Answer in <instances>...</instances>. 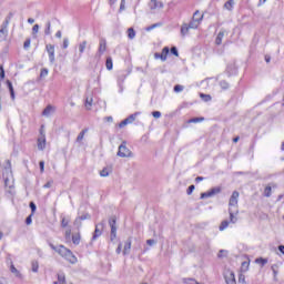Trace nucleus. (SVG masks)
<instances>
[{
	"label": "nucleus",
	"instance_id": "1",
	"mask_svg": "<svg viewBox=\"0 0 284 284\" xmlns=\"http://www.w3.org/2000/svg\"><path fill=\"white\" fill-rule=\"evenodd\" d=\"M48 245H49V247H51V250H53V252H57V254H59V256L64 258V261H68V263H71V265H77L79 260L77 258L75 254L72 253V251L70 248L65 247L63 244L54 246V244H52V242H48Z\"/></svg>",
	"mask_w": 284,
	"mask_h": 284
},
{
	"label": "nucleus",
	"instance_id": "2",
	"mask_svg": "<svg viewBox=\"0 0 284 284\" xmlns=\"http://www.w3.org/2000/svg\"><path fill=\"white\" fill-rule=\"evenodd\" d=\"M6 163H7V165L4 166L2 176L4 179L6 187H8L9 183H10V176H12V162H10V160H7Z\"/></svg>",
	"mask_w": 284,
	"mask_h": 284
},
{
	"label": "nucleus",
	"instance_id": "3",
	"mask_svg": "<svg viewBox=\"0 0 284 284\" xmlns=\"http://www.w3.org/2000/svg\"><path fill=\"white\" fill-rule=\"evenodd\" d=\"M118 156L121 159H128L132 156V151L128 149V142L123 141L118 150Z\"/></svg>",
	"mask_w": 284,
	"mask_h": 284
},
{
	"label": "nucleus",
	"instance_id": "4",
	"mask_svg": "<svg viewBox=\"0 0 284 284\" xmlns=\"http://www.w3.org/2000/svg\"><path fill=\"white\" fill-rule=\"evenodd\" d=\"M239 196H241L239 191H233L229 200V207H231L232 210H239Z\"/></svg>",
	"mask_w": 284,
	"mask_h": 284
},
{
	"label": "nucleus",
	"instance_id": "5",
	"mask_svg": "<svg viewBox=\"0 0 284 284\" xmlns=\"http://www.w3.org/2000/svg\"><path fill=\"white\" fill-rule=\"evenodd\" d=\"M221 192H222L221 186H216V187L211 189L207 192L201 193L200 199H210L212 196H216V194H221Z\"/></svg>",
	"mask_w": 284,
	"mask_h": 284
},
{
	"label": "nucleus",
	"instance_id": "6",
	"mask_svg": "<svg viewBox=\"0 0 284 284\" xmlns=\"http://www.w3.org/2000/svg\"><path fill=\"white\" fill-rule=\"evenodd\" d=\"M109 225L111 227V241H114L116 239V216H111L109 219Z\"/></svg>",
	"mask_w": 284,
	"mask_h": 284
},
{
	"label": "nucleus",
	"instance_id": "7",
	"mask_svg": "<svg viewBox=\"0 0 284 284\" xmlns=\"http://www.w3.org/2000/svg\"><path fill=\"white\" fill-rule=\"evenodd\" d=\"M168 54H170V48L169 47H164L162 49V53H154V59H161V61H168Z\"/></svg>",
	"mask_w": 284,
	"mask_h": 284
},
{
	"label": "nucleus",
	"instance_id": "8",
	"mask_svg": "<svg viewBox=\"0 0 284 284\" xmlns=\"http://www.w3.org/2000/svg\"><path fill=\"white\" fill-rule=\"evenodd\" d=\"M85 48H88V41L83 40L78 45L79 57L75 58L74 61H79V59L82 57L83 52H85Z\"/></svg>",
	"mask_w": 284,
	"mask_h": 284
},
{
	"label": "nucleus",
	"instance_id": "9",
	"mask_svg": "<svg viewBox=\"0 0 284 284\" xmlns=\"http://www.w3.org/2000/svg\"><path fill=\"white\" fill-rule=\"evenodd\" d=\"M45 50L49 54L50 63H54V45L53 44H47Z\"/></svg>",
	"mask_w": 284,
	"mask_h": 284
},
{
	"label": "nucleus",
	"instance_id": "10",
	"mask_svg": "<svg viewBox=\"0 0 284 284\" xmlns=\"http://www.w3.org/2000/svg\"><path fill=\"white\" fill-rule=\"evenodd\" d=\"M6 39H8V26L2 22L0 27V41H6Z\"/></svg>",
	"mask_w": 284,
	"mask_h": 284
},
{
	"label": "nucleus",
	"instance_id": "11",
	"mask_svg": "<svg viewBox=\"0 0 284 284\" xmlns=\"http://www.w3.org/2000/svg\"><path fill=\"white\" fill-rule=\"evenodd\" d=\"M230 214V223H236L239 219H236L235 214H239V209L229 207Z\"/></svg>",
	"mask_w": 284,
	"mask_h": 284
},
{
	"label": "nucleus",
	"instance_id": "12",
	"mask_svg": "<svg viewBox=\"0 0 284 284\" xmlns=\"http://www.w3.org/2000/svg\"><path fill=\"white\" fill-rule=\"evenodd\" d=\"M130 250H132V237H129L124 243L123 256H128Z\"/></svg>",
	"mask_w": 284,
	"mask_h": 284
},
{
	"label": "nucleus",
	"instance_id": "13",
	"mask_svg": "<svg viewBox=\"0 0 284 284\" xmlns=\"http://www.w3.org/2000/svg\"><path fill=\"white\" fill-rule=\"evenodd\" d=\"M149 6L151 10H156V8H163V2L158 0H151Z\"/></svg>",
	"mask_w": 284,
	"mask_h": 284
},
{
	"label": "nucleus",
	"instance_id": "14",
	"mask_svg": "<svg viewBox=\"0 0 284 284\" xmlns=\"http://www.w3.org/2000/svg\"><path fill=\"white\" fill-rule=\"evenodd\" d=\"M223 37H225V30H221L215 39V44L221 45L223 43Z\"/></svg>",
	"mask_w": 284,
	"mask_h": 284
},
{
	"label": "nucleus",
	"instance_id": "15",
	"mask_svg": "<svg viewBox=\"0 0 284 284\" xmlns=\"http://www.w3.org/2000/svg\"><path fill=\"white\" fill-rule=\"evenodd\" d=\"M126 75L124 73L118 77V85L120 87V92H123V83L125 82Z\"/></svg>",
	"mask_w": 284,
	"mask_h": 284
},
{
	"label": "nucleus",
	"instance_id": "16",
	"mask_svg": "<svg viewBox=\"0 0 284 284\" xmlns=\"http://www.w3.org/2000/svg\"><path fill=\"white\" fill-rule=\"evenodd\" d=\"M278 264H273L272 266H271V270H272V272H273V281H278Z\"/></svg>",
	"mask_w": 284,
	"mask_h": 284
},
{
	"label": "nucleus",
	"instance_id": "17",
	"mask_svg": "<svg viewBox=\"0 0 284 284\" xmlns=\"http://www.w3.org/2000/svg\"><path fill=\"white\" fill-rule=\"evenodd\" d=\"M7 87L10 92V97H11L12 101H14V99H16L14 87L12 85V82L10 80H7Z\"/></svg>",
	"mask_w": 284,
	"mask_h": 284
},
{
	"label": "nucleus",
	"instance_id": "18",
	"mask_svg": "<svg viewBox=\"0 0 284 284\" xmlns=\"http://www.w3.org/2000/svg\"><path fill=\"white\" fill-rule=\"evenodd\" d=\"M106 45H108V43L105 42V39H101L98 52L100 54H103V52H105V50H106Z\"/></svg>",
	"mask_w": 284,
	"mask_h": 284
},
{
	"label": "nucleus",
	"instance_id": "19",
	"mask_svg": "<svg viewBox=\"0 0 284 284\" xmlns=\"http://www.w3.org/2000/svg\"><path fill=\"white\" fill-rule=\"evenodd\" d=\"M226 284H236V277L234 272H231L229 276L225 277Z\"/></svg>",
	"mask_w": 284,
	"mask_h": 284
},
{
	"label": "nucleus",
	"instance_id": "20",
	"mask_svg": "<svg viewBox=\"0 0 284 284\" xmlns=\"http://www.w3.org/2000/svg\"><path fill=\"white\" fill-rule=\"evenodd\" d=\"M54 111V106L52 105H47V108L42 111V116H50L52 112Z\"/></svg>",
	"mask_w": 284,
	"mask_h": 284
},
{
	"label": "nucleus",
	"instance_id": "21",
	"mask_svg": "<svg viewBox=\"0 0 284 284\" xmlns=\"http://www.w3.org/2000/svg\"><path fill=\"white\" fill-rule=\"evenodd\" d=\"M193 21H196L197 23H201V21H203V13H201L200 11H195L193 13Z\"/></svg>",
	"mask_w": 284,
	"mask_h": 284
},
{
	"label": "nucleus",
	"instance_id": "22",
	"mask_svg": "<svg viewBox=\"0 0 284 284\" xmlns=\"http://www.w3.org/2000/svg\"><path fill=\"white\" fill-rule=\"evenodd\" d=\"M38 150H45V136L38 139Z\"/></svg>",
	"mask_w": 284,
	"mask_h": 284
},
{
	"label": "nucleus",
	"instance_id": "23",
	"mask_svg": "<svg viewBox=\"0 0 284 284\" xmlns=\"http://www.w3.org/2000/svg\"><path fill=\"white\" fill-rule=\"evenodd\" d=\"M101 234H103V232L99 229V225H95V230L93 232L92 241H97V239H99V236H101Z\"/></svg>",
	"mask_w": 284,
	"mask_h": 284
},
{
	"label": "nucleus",
	"instance_id": "24",
	"mask_svg": "<svg viewBox=\"0 0 284 284\" xmlns=\"http://www.w3.org/2000/svg\"><path fill=\"white\" fill-rule=\"evenodd\" d=\"M190 27L187 26V23H184V24H182V27H181V34L183 36V37H185L186 34H189V32H190Z\"/></svg>",
	"mask_w": 284,
	"mask_h": 284
},
{
	"label": "nucleus",
	"instance_id": "25",
	"mask_svg": "<svg viewBox=\"0 0 284 284\" xmlns=\"http://www.w3.org/2000/svg\"><path fill=\"white\" fill-rule=\"evenodd\" d=\"M58 283L68 284V282L65 281V273H58Z\"/></svg>",
	"mask_w": 284,
	"mask_h": 284
},
{
	"label": "nucleus",
	"instance_id": "26",
	"mask_svg": "<svg viewBox=\"0 0 284 284\" xmlns=\"http://www.w3.org/2000/svg\"><path fill=\"white\" fill-rule=\"evenodd\" d=\"M203 121H205V118L200 116V118H192V119L187 120V123H203Z\"/></svg>",
	"mask_w": 284,
	"mask_h": 284
},
{
	"label": "nucleus",
	"instance_id": "27",
	"mask_svg": "<svg viewBox=\"0 0 284 284\" xmlns=\"http://www.w3.org/2000/svg\"><path fill=\"white\" fill-rule=\"evenodd\" d=\"M72 243H73V245H79V243H81V234L80 233L72 235Z\"/></svg>",
	"mask_w": 284,
	"mask_h": 284
},
{
	"label": "nucleus",
	"instance_id": "28",
	"mask_svg": "<svg viewBox=\"0 0 284 284\" xmlns=\"http://www.w3.org/2000/svg\"><path fill=\"white\" fill-rule=\"evenodd\" d=\"M139 114H141V112H135V113L129 115V116L126 118V121H128L129 123H134V121H136V116H139Z\"/></svg>",
	"mask_w": 284,
	"mask_h": 284
},
{
	"label": "nucleus",
	"instance_id": "29",
	"mask_svg": "<svg viewBox=\"0 0 284 284\" xmlns=\"http://www.w3.org/2000/svg\"><path fill=\"white\" fill-rule=\"evenodd\" d=\"M229 226H230V221L224 220V221H222V223L220 224L219 230H220V232H223V230H227Z\"/></svg>",
	"mask_w": 284,
	"mask_h": 284
},
{
	"label": "nucleus",
	"instance_id": "30",
	"mask_svg": "<svg viewBox=\"0 0 284 284\" xmlns=\"http://www.w3.org/2000/svg\"><path fill=\"white\" fill-rule=\"evenodd\" d=\"M105 68H106V70H112V68H114V64L112 62V57L106 58Z\"/></svg>",
	"mask_w": 284,
	"mask_h": 284
},
{
	"label": "nucleus",
	"instance_id": "31",
	"mask_svg": "<svg viewBox=\"0 0 284 284\" xmlns=\"http://www.w3.org/2000/svg\"><path fill=\"white\" fill-rule=\"evenodd\" d=\"M12 17H14V12H9V14L6 17V19L2 23L4 26H10V21H12Z\"/></svg>",
	"mask_w": 284,
	"mask_h": 284
},
{
	"label": "nucleus",
	"instance_id": "32",
	"mask_svg": "<svg viewBox=\"0 0 284 284\" xmlns=\"http://www.w3.org/2000/svg\"><path fill=\"white\" fill-rule=\"evenodd\" d=\"M85 134H88V129H84V130H82V131L79 133V135H78V138H77V142H78V143H81V141H83V136H85Z\"/></svg>",
	"mask_w": 284,
	"mask_h": 284
},
{
	"label": "nucleus",
	"instance_id": "33",
	"mask_svg": "<svg viewBox=\"0 0 284 284\" xmlns=\"http://www.w3.org/2000/svg\"><path fill=\"white\" fill-rule=\"evenodd\" d=\"M224 8H225L226 10L232 11L233 8H234V0H229V1H226V2L224 3Z\"/></svg>",
	"mask_w": 284,
	"mask_h": 284
},
{
	"label": "nucleus",
	"instance_id": "34",
	"mask_svg": "<svg viewBox=\"0 0 284 284\" xmlns=\"http://www.w3.org/2000/svg\"><path fill=\"white\" fill-rule=\"evenodd\" d=\"M255 263L260 264L262 267H265V265H267V258L258 257L255 260Z\"/></svg>",
	"mask_w": 284,
	"mask_h": 284
},
{
	"label": "nucleus",
	"instance_id": "35",
	"mask_svg": "<svg viewBox=\"0 0 284 284\" xmlns=\"http://www.w3.org/2000/svg\"><path fill=\"white\" fill-rule=\"evenodd\" d=\"M200 24H201V22H196L195 20L192 19V21L187 24V27L191 30H196V28H199Z\"/></svg>",
	"mask_w": 284,
	"mask_h": 284
},
{
	"label": "nucleus",
	"instance_id": "36",
	"mask_svg": "<svg viewBox=\"0 0 284 284\" xmlns=\"http://www.w3.org/2000/svg\"><path fill=\"white\" fill-rule=\"evenodd\" d=\"M10 272H11L12 274H16V276H17L18 278H21V273L19 272V270H17V267H14V264H11V266H10Z\"/></svg>",
	"mask_w": 284,
	"mask_h": 284
},
{
	"label": "nucleus",
	"instance_id": "37",
	"mask_svg": "<svg viewBox=\"0 0 284 284\" xmlns=\"http://www.w3.org/2000/svg\"><path fill=\"white\" fill-rule=\"evenodd\" d=\"M31 267H32V272H34V273L39 272V261L33 260L31 262Z\"/></svg>",
	"mask_w": 284,
	"mask_h": 284
},
{
	"label": "nucleus",
	"instance_id": "38",
	"mask_svg": "<svg viewBox=\"0 0 284 284\" xmlns=\"http://www.w3.org/2000/svg\"><path fill=\"white\" fill-rule=\"evenodd\" d=\"M264 196H266V199H270V196H272V186H266L265 189H264Z\"/></svg>",
	"mask_w": 284,
	"mask_h": 284
},
{
	"label": "nucleus",
	"instance_id": "39",
	"mask_svg": "<svg viewBox=\"0 0 284 284\" xmlns=\"http://www.w3.org/2000/svg\"><path fill=\"white\" fill-rule=\"evenodd\" d=\"M220 87L222 88V90H229L230 89V83L225 80H221L220 81Z\"/></svg>",
	"mask_w": 284,
	"mask_h": 284
},
{
	"label": "nucleus",
	"instance_id": "40",
	"mask_svg": "<svg viewBox=\"0 0 284 284\" xmlns=\"http://www.w3.org/2000/svg\"><path fill=\"white\" fill-rule=\"evenodd\" d=\"M7 194L11 197L14 196L16 194L14 185H9V187L7 189Z\"/></svg>",
	"mask_w": 284,
	"mask_h": 284
},
{
	"label": "nucleus",
	"instance_id": "41",
	"mask_svg": "<svg viewBox=\"0 0 284 284\" xmlns=\"http://www.w3.org/2000/svg\"><path fill=\"white\" fill-rule=\"evenodd\" d=\"M128 37H129V39H134V37H136V31H134V29H132V28H129Z\"/></svg>",
	"mask_w": 284,
	"mask_h": 284
},
{
	"label": "nucleus",
	"instance_id": "42",
	"mask_svg": "<svg viewBox=\"0 0 284 284\" xmlns=\"http://www.w3.org/2000/svg\"><path fill=\"white\" fill-rule=\"evenodd\" d=\"M201 99L207 103V101H212V95L205 94V93H200Z\"/></svg>",
	"mask_w": 284,
	"mask_h": 284
},
{
	"label": "nucleus",
	"instance_id": "43",
	"mask_svg": "<svg viewBox=\"0 0 284 284\" xmlns=\"http://www.w3.org/2000/svg\"><path fill=\"white\" fill-rule=\"evenodd\" d=\"M51 26H52V24H51L50 21H48L47 24H45L44 34H45L47 37H49V34L52 33V31L50 30Z\"/></svg>",
	"mask_w": 284,
	"mask_h": 284
},
{
	"label": "nucleus",
	"instance_id": "44",
	"mask_svg": "<svg viewBox=\"0 0 284 284\" xmlns=\"http://www.w3.org/2000/svg\"><path fill=\"white\" fill-rule=\"evenodd\" d=\"M100 176H110V170L108 168H104L100 171Z\"/></svg>",
	"mask_w": 284,
	"mask_h": 284
},
{
	"label": "nucleus",
	"instance_id": "45",
	"mask_svg": "<svg viewBox=\"0 0 284 284\" xmlns=\"http://www.w3.org/2000/svg\"><path fill=\"white\" fill-rule=\"evenodd\" d=\"M154 28H161V23H154L146 27V32H151V30H154Z\"/></svg>",
	"mask_w": 284,
	"mask_h": 284
},
{
	"label": "nucleus",
	"instance_id": "46",
	"mask_svg": "<svg viewBox=\"0 0 284 284\" xmlns=\"http://www.w3.org/2000/svg\"><path fill=\"white\" fill-rule=\"evenodd\" d=\"M68 225H70V220L62 217L61 220V227H67Z\"/></svg>",
	"mask_w": 284,
	"mask_h": 284
},
{
	"label": "nucleus",
	"instance_id": "47",
	"mask_svg": "<svg viewBox=\"0 0 284 284\" xmlns=\"http://www.w3.org/2000/svg\"><path fill=\"white\" fill-rule=\"evenodd\" d=\"M183 90H184V87L183 85H181V84H176V85H174V88H173V91L174 92H183Z\"/></svg>",
	"mask_w": 284,
	"mask_h": 284
},
{
	"label": "nucleus",
	"instance_id": "48",
	"mask_svg": "<svg viewBox=\"0 0 284 284\" xmlns=\"http://www.w3.org/2000/svg\"><path fill=\"white\" fill-rule=\"evenodd\" d=\"M29 207L31 210V214H34L37 212V204H34V202H30Z\"/></svg>",
	"mask_w": 284,
	"mask_h": 284
},
{
	"label": "nucleus",
	"instance_id": "49",
	"mask_svg": "<svg viewBox=\"0 0 284 284\" xmlns=\"http://www.w3.org/2000/svg\"><path fill=\"white\" fill-rule=\"evenodd\" d=\"M39 168H40L41 174H43V172H45V162L44 161H40L39 162Z\"/></svg>",
	"mask_w": 284,
	"mask_h": 284
},
{
	"label": "nucleus",
	"instance_id": "50",
	"mask_svg": "<svg viewBox=\"0 0 284 284\" xmlns=\"http://www.w3.org/2000/svg\"><path fill=\"white\" fill-rule=\"evenodd\" d=\"M68 45H70V40L68 38H64L62 43L63 50H67Z\"/></svg>",
	"mask_w": 284,
	"mask_h": 284
},
{
	"label": "nucleus",
	"instance_id": "51",
	"mask_svg": "<svg viewBox=\"0 0 284 284\" xmlns=\"http://www.w3.org/2000/svg\"><path fill=\"white\" fill-rule=\"evenodd\" d=\"M78 219L80 220V221H88V220H90L91 219V216H90V214H83V215H81V216H78Z\"/></svg>",
	"mask_w": 284,
	"mask_h": 284
},
{
	"label": "nucleus",
	"instance_id": "52",
	"mask_svg": "<svg viewBox=\"0 0 284 284\" xmlns=\"http://www.w3.org/2000/svg\"><path fill=\"white\" fill-rule=\"evenodd\" d=\"M30 43H32V40H30V38H28L24 43H23V48L24 50H28V48H30Z\"/></svg>",
	"mask_w": 284,
	"mask_h": 284
},
{
	"label": "nucleus",
	"instance_id": "53",
	"mask_svg": "<svg viewBox=\"0 0 284 284\" xmlns=\"http://www.w3.org/2000/svg\"><path fill=\"white\" fill-rule=\"evenodd\" d=\"M48 69H41V72H40V78L43 79L45 77H48Z\"/></svg>",
	"mask_w": 284,
	"mask_h": 284
},
{
	"label": "nucleus",
	"instance_id": "54",
	"mask_svg": "<svg viewBox=\"0 0 284 284\" xmlns=\"http://www.w3.org/2000/svg\"><path fill=\"white\" fill-rule=\"evenodd\" d=\"M171 54H173L174 57H179V49H176V47H172Z\"/></svg>",
	"mask_w": 284,
	"mask_h": 284
},
{
	"label": "nucleus",
	"instance_id": "55",
	"mask_svg": "<svg viewBox=\"0 0 284 284\" xmlns=\"http://www.w3.org/2000/svg\"><path fill=\"white\" fill-rule=\"evenodd\" d=\"M130 124V122L128 121V119H124L123 121H121L119 123V128H125V125Z\"/></svg>",
	"mask_w": 284,
	"mask_h": 284
},
{
	"label": "nucleus",
	"instance_id": "56",
	"mask_svg": "<svg viewBox=\"0 0 284 284\" xmlns=\"http://www.w3.org/2000/svg\"><path fill=\"white\" fill-rule=\"evenodd\" d=\"M85 108L87 110H90V108H92V98L90 100L89 99L85 100Z\"/></svg>",
	"mask_w": 284,
	"mask_h": 284
},
{
	"label": "nucleus",
	"instance_id": "57",
	"mask_svg": "<svg viewBox=\"0 0 284 284\" xmlns=\"http://www.w3.org/2000/svg\"><path fill=\"white\" fill-rule=\"evenodd\" d=\"M239 283L245 284V275H243L242 273H240V275H239Z\"/></svg>",
	"mask_w": 284,
	"mask_h": 284
},
{
	"label": "nucleus",
	"instance_id": "58",
	"mask_svg": "<svg viewBox=\"0 0 284 284\" xmlns=\"http://www.w3.org/2000/svg\"><path fill=\"white\" fill-rule=\"evenodd\" d=\"M73 225H74L75 227H78V230H79V227H81V220H80L79 217H77V219L74 220Z\"/></svg>",
	"mask_w": 284,
	"mask_h": 284
},
{
	"label": "nucleus",
	"instance_id": "59",
	"mask_svg": "<svg viewBox=\"0 0 284 284\" xmlns=\"http://www.w3.org/2000/svg\"><path fill=\"white\" fill-rule=\"evenodd\" d=\"M152 116H153L154 119H161V112H160V111H153V112H152Z\"/></svg>",
	"mask_w": 284,
	"mask_h": 284
},
{
	"label": "nucleus",
	"instance_id": "60",
	"mask_svg": "<svg viewBox=\"0 0 284 284\" xmlns=\"http://www.w3.org/2000/svg\"><path fill=\"white\" fill-rule=\"evenodd\" d=\"M194 190H195V186H194V184H192V185H190L189 187H187V190H186V194H192V192H194Z\"/></svg>",
	"mask_w": 284,
	"mask_h": 284
},
{
	"label": "nucleus",
	"instance_id": "61",
	"mask_svg": "<svg viewBox=\"0 0 284 284\" xmlns=\"http://www.w3.org/2000/svg\"><path fill=\"white\" fill-rule=\"evenodd\" d=\"M26 225H32V213L26 219Z\"/></svg>",
	"mask_w": 284,
	"mask_h": 284
},
{
	"label": "nucleus",
	"instance_id": "62",
	"mask_svg": "<svg viewBox=\"0 0 284 284\" xmlns=\"http://www.w3.org/2000/svg\"><path fill=\"white\" fill-rule=\"evenodd\" d=\"M0 79H6V70H3V67H0Z\"/></svg>",
	"mask_w": 284,
	"mask_h": 284
},
{
	"label": "nucleus",
	"instance_id": "63",
	"mask_svg": "<svg viewBox=\"0 0 284 284\" xmlns=\"http://www.w3.org/2000/svg\"><path fill=\"white\" fill-rule=\"evenodd\" d=\"M39 32V24H34L32 28V34H37Z\"/></svg>",
	"mask_w": 284,
	"mask_h": 284
},
{
	"label": "nucleus",
	"instance_id": "64",
	"mask_svg": "<svg viewBox=\"0 0 284 284\" xmlns=\"http://www.w3.org/2000/svg\"><path fill=\"white\" fill-rule=\"evenodd\" d=\"M278 252L284 255V245L277 246Z\"/></svg>",
	"mask_w": 284,
	"mask_h": 284
}]
</instances>
